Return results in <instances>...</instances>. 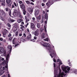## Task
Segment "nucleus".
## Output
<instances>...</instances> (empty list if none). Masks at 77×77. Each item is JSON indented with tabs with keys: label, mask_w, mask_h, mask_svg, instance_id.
I'll list each match as a JSON object with an SVG mask.
<instances>
[{
	"label": "nucleus",
	"mask_w": 77,
	"mask_h": 77,
	"mask_svg": "<svg viewBox=\"0 0 77 77\" xmlns=\"http://www.w3.org/2000/svg\"><path fill=\"white\" fill-rule=\"evenodd\" d=\"M32 20L33 21H35V17H33Z\"/></svg>",
	"instance_id": "56"
},
{
	"label": "nucleus",
	"mask_w": 77,
	"mask_h": 77,
	"mask_svg": "<svg viewBox=\"0 0 77 77\" xmlns=\"http://www.w3.org/2000/svg\"><path fill=\"white\" fill-rule=\"evenodd\" d=\"M19 16L20 18H23V17L22 16V15H21V14H19Z\"/></svg>",
	"instance_id": "41"
},
{
	"label": "nucleus",
	"mask_w": 77,
	"mask_h": 77,
	"mask_svg": "<svg viewBox=\"0 0 77 77\" xmlns=\"http://www.w3.org/2000/svg\"><path fill=\"white\" fill-rule=\"evenodd\" d=\"M46 11L47 12H49V10H48L46 9Z\"/></svg>",
	"instance_id": "53"
},
{
	"label": "nucleus",
	"mask_w": 77,
	"mask_h": 77,
	"mask_svg": "<svg viewBox=\"0 0 77 77\" xmlns=\"http://www.w3.org/2000/svg\"><path fill=\"white\" fill-rule=\"evenodd\" d=\"M53 61L54 62H56V60L54 58H53Z\"/></svg>",
	"instance_id": "54"
},
{
	"label": "nucleus",
	"mask_w": 77,
	"mask_h": 77,
	"mask_svg": "<svg viewBox=\"0 0 77 77\" xmlns=\"http://www.w3.org/2000/svg\"><path fill=\"white\" fill-rule=\"evenodd\" d=\"M68 61L69 62V66H72L71 64V63H70V60H68Z\"/></svg>",
	"instance_id": "35"
},
{
	"label": "nucleus",
	"mask_w": 77,
	"mask_h": 77,
	"mask_svg": "<svg viewBox=\"0 0 77 77\" xmlns=\"http://www.w3.org/2000/svg\"><path fill=\"white\" fill-rule=\"evenodd\" d=\"M6 2L8 4V6L11 7L12 5V1L11 0H6Z\"/></svg>",
	"instance_id": "11"
},
{
	"label": "nucleus",
	"mask_w": 77,
	"mask_h": 77,
	"mask_svg": "<svg viewBox=\"0 0 77 77\" xmlns=\"http://www.w3.org/2000/svg\"><path fill=\"white\" fill-rule=\"evenodd\" d=\"M7 48L8 49L10 50V51H8V53H9V54H11L12 48V46H11V45H8L7 46Z\"/></svg>",
	"instance_id": "12"
},
{
	"label": "nucleus",
	"mask_w": 77,
	"mask_h": 77,
	"mask_svg": "<svg viewBox=\"0 0 77 77\" xmlns=\"http://www.w3.org/2000/svg\"><path fill=\"white\" fill-rule=\"evenodd\" d=\"M8 27H11V25H10V24L9 23H8Z\"/></svg>",
	"instance_id": "47"
},
{
	"label": "nucleus",
	"mask_w": 77,
	"mask_h": 77,
	"mask_svg": "<svg viewBox=\"0 0 77 77\" xmlns=\"http://www.w3.org/2000/svg\"><path fill=\"white\" fill-rule=\"evenodd\" d=\"M20 6L22 10H23V14L24 15H26V10H25V5H24L23 4H22V5H20Z\"/></svg>",
	"instance_id": "6"
},
{
	"label": "nucleus",
	"mask_w": 77,
	"mask_h": 77,
	"mask_svg": "<svg viewBox=\"0 0 77 77\" xmlns=\"http://www.w3.org/2000/svg\"><path fill=\"white\" fill-rule=\"evenodd\" d=\"M19 3L20 4H21V3H22V1H20L19 2Z\"/></svg>",
	"instance_id": "61"
},
{
	"label": "nucleus",
	"mask_w": 77,
	"mask_h": 77,
	"mask_svg": "<svg viewBox=\"0 0 77 77\" xmlns=\"http://www.w3.org/2000/svg\"><path fill=\"white\" fill-rule=\"evenodd\" d=\"M54 77H66L67 75L65 74L64 72H61L60 69L59 68L57 70H56L55 69L56 66V63H54Z\"/></svg>",
	"instance_id": "2"
},
{
	"label": "nucleus",
	"mask_w": 77,
	"mask_h": 77,
	"mask_svg": "<svg viewBox=\"0 0 77 77\" xmlns=\"http://www.w3.org/2000/svg\"><path fill=\"white\" fill-rule=\"evenodd\" d=\"M39 10H36L35 13V16H37V15H38V14H39Z\"/></svg>",
	"instance_id": "19"
},
{
	"label": "nucleus",
	"mask_w": 77,
	"mask_h": 77,
	"mask_svg": "<svg viewBox=\"0 0 77 77\" xmlns=\"http://www.w3.org/2000/svg\"><path fill=\"white\" fill-rule=\"evenodd\" d=\"M29 12H33V10L31 8H29Z\"/></svg>",
	"instance_id": "36"
},
{
	"label": "nucleus",
	"mask_w": 77,
	"mask_h": 77,
	"mask_svg": "<svg viewBox=\"0 0 77 77\" xmlns=\"http://www.w3.org/2000/svg\"><path fill=\"white\" fill-rule=\"evenodd\" d=\"M12 36V35H11V33H9V35H8V37H11Z\"/></svg>",
	"instance_id": "48"
},
{
	"label": "nucleus",
	"mask_w": 77,
	"mask_h": 77,
	"mask_svg": "<svg viewBox=\"0 0 77 77\" xmlns=\"http://www.w3.org/2000/svg\"><path fill=\"white\" fill-rule=\"evenodd\" d=\"M20 29H21V30L23 31L24 30V29L23 28V27H21L20 28Z\"/></svg>",
	"instance_id": "49"
},
{
	"label": "nucleus",
	"mask_w": 77,
	"mask_h": 77,
	"mask_svg": "<svg viewBox=\"0 0 77 77\" xmlns=\"http://www.w3.org/2000/svg\"><path fill=\"white\" fill-rule=\"evenodd\" d=\"M45 31L47 33V25H45L44 26Z\"/></svg>",
	"instance_id": "26"
},
{
	"label": "nucleus",
	"mask_w": 77,
	"mask_h": 77,
	"mask_svg": "<svg viewBox=\"0 0 77 77\" xmlns=\"http://www.w3.org/2000/svg\"><path fill=\"white\" fill-rule=\"evenodd\" d=\"M18 45V44H17V45H15V46H14V47H17V46Z\"/></svg>",
	"instance_id": "63"
},
{
	"label": "nucleus",
	"mask_w": 77,
	"mask_h": 77,
	"mask_svg": "<svg viewBox=\"0 0 77 77\" xmlns=\"http://www.w3.org/2000/svg\"><path fill=\"white\" fill-rule=\"evenodd\" d=\"M22 35H23V34L22 32L21 33H19V36H22Z\"/></svg>",
	"instance_id": "42"
},
{
	"label": "nucleus",
	"mask_w": 77,
	"mask_h": 77,
	"mask_svg": "<svg viewBox=\"0 0 77 77\" xmlns=\"http://www.w3.org/2000/svg\"><path fill=\"white\" fill-rule=\"evenodd\" d=\"M38 42H39L40 43H41V44H42L43 47H47V49L49 50V52L51 53L50 56H51L52 58L53 57L54 55H56V51L55 50V48H54V46L53 45H51L52 48H53V49L51 50V47H50V45L49 44L45 43L41 41H38Z\"/></svg>",
	"instance_id": "1"
},
{
	"label": "nucleus",
	"mask_w": 77,
	"mask_h": 77,
	"mask_svg": "<svg viewBox=\"0 0 77 77\" xmlns=\"http://www.w3.org/2000/svg\"><path fill=\"white\" fill-rule=\"evenodd\" d=\"M9 39H10V40H12V37H10L9 38Z\"/></svg>",
	"instance_id": "62"
},
{
	"label": "nucleus",
	"mask_w": 77,
	"mask_h": 77,
	"mask_svg": "<svg viewBox=\"0 0 77 77\" xmlns=\"http://www.w3.org/2000/svg\"><path fill=\"white\" fill-rule=\"evenodd\" d=\"M41 38H45V34L44 33H43L41 35Z\"/></svg>",
	"instance_id": "21"
},
{
	"label": "nucleus",
	"mask_w": 77,
	"mask_h": 77,
	"mask_svg": "<svg viewBox=\"0 0 77 77\" xmlns=\"http://www.w3.org/2000/svg\"><path fill=\"white\" fill-rule=\"evenodd\" d=\"M5 72L3 70H0V76L3 75L4 74Z\"/></svg>",
	"instance_id": "20"
},
{
	"label": "nucleus",
	"mask_w": 77,
	"mask_h": 77,
	"mask_svg": "<svg viewBox=\"0 0 77 77\" xmlns=\"http://www.w3.org/2000/svg\"><path fill=\"white\" fill-rule=\"evenodd\" d=\"M0 52L1 53H3L4 52V49L2 47H0Z\"/></svg>",
	"instance_id": "17"
},
{
	"label": "nucleus",
	"mask_w": 77,
	"mask_h": 77,
	"mask_svg": "<svg viewBox=\"0 0 77 77\" xmlns=\"http://www.w3.org/2000/svg\"><path fill=\"white\" fill-rule=\"evenodd\" d=\"M37 27L38 28H39V27H40V24H39V23H37Z\"/></svg>",
	"instance_id": "32"
},
{
	"label": "nucleus",
	"mask_w": 77,
	"mask_h": 77,
	"mask_svg": "<svg viewBox=\"0 0 77 77\" xmlns=\"http://www.w3.org/2000/svg\"><path fill=\"white\" fill-rule=\"evenodd\" d=\"M20 39L21 40V41H22L23 42H25L26 41V40L24 39L21 38H20Z\"/></svg>",
	"instance_id": "28"
},
{
	"label": "nucleus",
	"mask_w": 77,
	"mask_h": 77,
	"mask_svg": "<svg viewBox=\"0 0 77 77\" xmlns=\"http://www.w3.org/2000/svg\"><path fill=\"white\" fill-rule=\"evenodd\" d=\"M1 4L2 6H5V3L2 2Z\"/></svg>",
	"instance_id": "40"
},
{
	"label": "nucleus",
	"mask_w": 77,
	"mask_h": 77,
	"mask_svg": "<svg viewBox=\"0 0 77 77\" xmlns=\"http://www.w3.org/2000/svg\"><path fill=\"white\" fill-rule=\"evenodd\" d=\"M2 64L0 63V69H2Z\"/></svg>",
	"instance_id": "43"
},
{
	"label": "nucleus",
	"mask_w": 77,
	"mask_h": 77,
	"mask_svg": "<svg viewBox=\"0 0 77 77\" xmlns=\"http://www.w3.org/2000/svg\"><path fill=\"white\" fill-rule=\"evenodd\" d=\"M39 35V31L36 30L35 31L34 35L36 36H38V35Z\"/></svg>",
	"instance_id": "14"
},
{
	"label": "nucleus",
	"mask_w": 77,
	"mask_h": 77,
	"mask_svg": "<svg viewBox=\"0 0 77 77\" xmlns=\"http://www.w3.org/2000/svg\"><path fill=\"white\" fill-rule=\"evenodd\" d=\"M7 74H8V75H7L8 77H11V76L9 74V73L8 72Z\"/></svg>",
	"instance_id": "39"
},
{
	"label": "nucleus",
	"mask_w": 77,
	"mask_h": 77,
	"mask_svg": "<svg viewBox=\"0 0 77 77\" xmlns=\"http://www.w3.org/2000/svg\"><path fill=\"white\" fill-rule=\"evenodd\" d=\"M3 42H5L6 40L5 39H4L3 40Z\"/></svg>",
	"instance_id": "64"
},
{
	"label": "nucleus",
	"mask_w": 77,
	"mask_h": 77,
	"mask_svg": "<svg viewBox=\"0 0 77 77\" xmlns=\"http://www.w3.org/2000/svg\"><path fill=\"white\" fill-rule=\"evenodd\" d=\"M12 8H15V6H14V4H13L12 5Z\"/></svg>",
	"instance_id": "52"
},
{
	"label": "nucleus",
	"mask_w": 77,
	"mask_h": 77,
	"mask_svg": "<svg viewBox=\"0 0 77 77\" xmlns=\"http://www.w3.org/2000/svg\"><path fill=\"white\" fill-rule=\"evenodd\" d=\"M57 62H59V65H62V63L61 60H60L59 59H58L57 60Z\"/></svg>",
	"instance_id": "22"
},
{
	"label": "nucleus",
	"mask_w": 77,
	"mask_h": 77,
	"mask_svg": "<svg viewBox=\"0 0 77 77\" xmlns=\"http://www.w3.org/2000/svg\"><path fill=\"white\" fill-rule=\"evenodd\" d=\"M11 10L10 11H9V15L10 17H11Z\"/></svg>",
	"instance_id": "45"
},
{
	"label": "nucleus",
	"mask_w": 77,
	"mask_h": 77,
	"mask_svg": "<svg viewBox=\"0 0 77 77\" xmlns=\"http://www.w3.org/2000/svg\"><path fill=\"white\" fill-rule=\"evenodd\" d=\"M14 5L15 7H17V4H16V3H15V2H14Z\"/></svg>",
	"instance_id": "44"
},
{
	"label": "nucleus",
	"mask_w": 77,
	"mask_h": 77,
	"mask_svg": "<svg viewBox=\"0 0 77 77\" xmlns=\"http://www.w3.org/2000/svg\"><path fill=\"white\" fill-rule=\"evenodd\" d=\"M17 12H18V11H17V10L16 9H14V12L13 13V15L14 16V17H16L17 16Z\"/></svg>",
	"instance_id": "15"
},
{
	"label": "nucleus",
	"mask_w": 77,
	"mask_h": 77,
	"mask_svg": "<svg viewBox=\"0 0 77 77\" xmlns=\"http://www.w3.org/2000/svg\"><path fill=\"white\" fill-rule=\"evenodd\" d=\"M60 0H48L47 3H46V5L48 8H50V6L54 3V2H59L60 1Z\"/></svg>",
	"instance_id": "3"
},
{
	"label": "nucleus",
	"mask_w": 77,
	"mask_h": 77,
	"mask_svg": "<svg viewBox=\"0 0 77 77\" xmlns=\"http://www.w3.org/2000/svg\"><path fill=\"white\" fill-rule=\"evenodd\" d=\"M27 38L28 39L29 41H33L34 40V39H32V35H31V34H29Z\"/></svg>",
	"instance_id": "9"
},
{
	"label": "nucleus",
	"mask_w": 77,
	"mask_h": 77,
	"mask_svg": "<svg viewBox=\"0 0 77 77\" xmlns=\"http://www.w3.org/2000/svg\"><path fill=\"white\" fill-rule=\"evenodd\" d=\"M14 25V29L13 30V32H15L16 31H17V29H18V24L15 23Z\"/></svg>",
	"instance_id": "8"
},
{
	"label": "nucleus",
	"mask_w": 77,
	"mask_h": 77,
	"mask_svg": "<svg viewBox=\"0 0 77 77\" xmlns=\"http://www.w3.org/2000/svg\"><path fill=\"white\" fill-rule=\"evenodd\" d=\"M6 60H4L2 63L3 65H6Z\"/></svg>",
	"instance_id": "29"
},
{
	"label": "nucleus",
	"mask_w": 77,
	"mask_h": 77,
	"mask_svg": "<svg viewBox=\"0 0 77 77\" xmlns=\"http://www.w3.org/2000/svg\"><path fill=\"white\" fill-rule=\"evenodd\" d=\"M45 5V4H44V3H42V6L44 7Z\"/></svg>",
	"instance_id": "51"
},
{
	"label": "nucleus",
	"mask_w": 77,
	"mask_h": 77,
	"mask_svg": "<svg viewBox=\"0 0 77 77\" xmlns=\"http://www.w3.org/2000/svg\"><path fill=\"white\" fill-rule=\"evenodd\" d=\"M15 38H14L13 40V44H15Z\"/></svg>",
	"instance_id": "31"
},
{
	"label": "nucleus",
	"mask_w": 77,
	"mask_h": 77,
	"mask_svg": "<svg viewBox=\"0 0 77 77\" xmlns=\"http://www.w3.org/2000/svg\"><path fill=\"white\" fill-rule=\"evenodd\" d=\"M15 35L16 36H18V31H17L16 32V33H15Z\"/></svg>",
	"instance_id": "38"
},
{
	"label": "nucleus",
	"mask_w": 77,
	"mask_h": 77,
	"mask_svg": "<svg viewBox=\"0 0 77 77\" xmlns=\"http://www.w3.org/2000/svg\"><path fill=\"white\" fill-rule=\"evenodd\" d=\"M34 39H35V40L37 39V37H36V36H35L34 37Z\"/></svg>",
	"instance_id": "46"
},
{
	"label": "nucleus",
	"mask_w": 77,
	"mask_h": 77,
	"mask_svg": "<svg viewBox=\"0 0 77 77\" xmlns=\"http://www.w3.org/2000/svg\"><path fill=\"white\" fill-rule=\"evenodd\" d=\"M49 40V39L48 38H46V39H44V41H47V42H48V40Z\"/></svg>",
	"instance_id": "30"
},
{
	"label": "nucleus",
	"mask_w": 77,
	"mask_h": 77,
	"mask_svg": "<svg viewBox=\"0 0 77 77\" xmlns=\"http://www.w3.org/2000/svg\"><path fill=\"white\" fill-rule=\"evenodd\" d=\"M31 5H34V4L33 2H31L30 3Z\"/></svg>",
	"instance_id": "57"
},
{
	"label": "nucleus",
	"mask_w": 77,
	"mask_h": 77,
	"mask_svg": "<svg viewBox=\"0 0 77 77\" xmlns=\"http://www.w3.org/2000/svg\"><path fill=\"white\" fill-rule=\"evenodd\" d=\"M20 26L23 28H24V26L23 25H20Z\"/></svg>",
	"instance_id": "50"
},
{
	"label": "nucleus",
	"mask_w": 77,
	"mask_h": 77,
	"mask_svg": "<svg viewBox=\"0 0 77 77\" xmlns=\"http://www.w3.org/2000/svg\"><path fill=\"white\" fill-rule=\"evenodd\" d=\"M0 41H3V38H0Z\"/></svg>",
	"instance_id": "55"
},
{
	"label": "nucleus",
	"mask_w": 77,
	"mask_h": 77,
	"mask_svg": "<svg viewBox=\"0 0 77 77\" xmlns=\"http://www.w3.org/2000/svg\"><path fill=\"white\" fill-rule=\"evenodd\" d=\"M1 77H6V76L5 75H4Z\"/></svg>",
	"instance_id": "60"
},
{
	"label": "nucleus",
	"mask_w": 77,
	"mask_h": 77,
	"mask_svg": "<svg viewBox=\"0 0 77 77\" xmlns=\"http://www.w3.org/2000/svg\"><path fill=\"white\" fill-rule=\"evenodd\" d=\"M31 28L33 30H36L35 25L33 23H31Z\"/></svg>",
	"instance_id": "10"
},
{
	"label": "nucleus",
	"mask_w": 77,
	"mask_h": 77,
	"mask_svg": "<svg viewBox=\"0 0 77 77\" xmlns=\"http://www.w3.org/2000/svg\"><path fill=\"white\" fill-rule=\"evenodd\" d=\"M3 69H4V70H5V69L6 70H8V64H7L5 67L4 66L3 67Z\"/></svg>",
	"instance_id": "18"
},
{
	"label": "nucleus",
	"mask_w": 77,
	"mask_h": 77,
	"mask_svg": "<svg viewBox=\"0 0 77 77\" xmlns=\"http://www.w3.org/2000/svg\"><path fill=\"white\" fill-rule=\"evenodd\" d=\"M37 18L38 19V20H41V15H39V16L37 17Z\"/></svg>",
	"instance_id": "33"
},
{
	"label": "nucleus",
	"mask_w": 77,
	"mask_h": 77,
	"mask_svg": "<svg viewBox=\"0 0 77 77\" xmlns=\"http://www.w3.org/2000/svg\"><path fill=\"white\" fill-rule=\"evenodd\" d=\"M73 71V72L75 73V74H77V70L75 69H73L72 70Z\"/></svg>",
	"instance_id": "23"
},
{
	"label": "nucleus",
	"mask_w": 77,
	"mask_h": 77,
	"mask_svg": "<svg viewBox=\"0 0 77 77\" xmlns=\"http://www.w3.org/2000/svg\"><path fill=\"white\" fill-rule=\"evenodd\" d=\"M45 19H46L47 20H45V23L46 24H47V20H48V15H47V13H46L45 14Z\"/></svg>",
	"instance_id": "16"
},
{
	"label": "nucleus",
	"mask_w": 77,
	"mask_h": 77,
	"mask_svg": "<svg viewBox=\"0 0 77 77\" xmlns=\"http://www.w3.org/2000/svg\"><path fill=\"white\" fill-rule=\"evenodd\" d=\"M2 60L3 61L4 60H5V59L3 58H2Z\"/></svg>",
	"instance_id": "58"
},
{
	"label": "nucleus",
	"mask_w": 77,
	"mask_h": 77,
	"mask_svg": "<svg viewBox=\"0 0 77 77\" xmlns=\"http://www.w3.org/2000/svg\"><path fill=\"white\" fill-rule=\"evenodd\" d=\"M2 2L3 3H5V0H2Z\"/></svg>",
	"instance_id": "59"
},
{
	"label": "nucleus",
	"mask_w": 77,
	"mask_h": 77,
	"mask_svg": "<svg viewBox=\"0 0 77 77\" xmlns=\"http://www.w3.org/2000/svg\"><path fill=\"white\" fill-rule=\"evenodd\" d=\"M22 21H23V20H22V19H18L17 20V22L19 23H21V22Z\"/></svg>",
	"instance_id": "27"
},
{
	"label": "nucleus",
	"mask_w": 77,
	"mask_h": 77,
	"mask_svg": "<svg viewBox=\"0 0 77 77\" xmlns=\"http://www.w3.org/2000/svg\"><path fill=\"white\" fill-rule=\"evenodd\" d=\"M68 66H65L62 65L61 66V68L63 71H64L65 73H68L69 72V71L70 70V67H68Z\"/></svg>",
	"instance_id": "4"
},
{
	"label": "nucleus",
	"mask_w": 77,
	"mask_h": 77,
	"mask_svg": "<svg viewBox=\"0 0 77 77\" xmlns=\"http://www.w3.org/2000/svg\"><path fill=\"white\" fill-rule=\"evenodd\" d=\"M9 22H10V23H12V22H14V21H15V20H13L11 19L10 18H9Z\"/></svg>",
	"instance_id": "25"
},
{
	"label": "nucleus",
	"mask_w": 77,
	"mask_h": 77,
	"mask_svg": "<svg viewBox=\"0 0 77 77\" xmlns=\"http://www.w3.org/2000/svg\"><path fill=\"white\" fill-rule=\"evenodd\" d=\"M9 57H10V56H9V54H8L7 55V56L6 57V60L7 63H8V62H9Z\"/></svg>",
	"instance_id": "13"
},
{
	"label": "nucleus",
	"mask_w": 77,
	"mask_h": 77,
	"mask_svg": "<svg viewBox=\"0 0 77 77\" xmlns=\"http://www.w3.org/2000/svg\"><path fill=\"white\" fill-rule=\"evenodd\" d=\"M4 17H5V12L1 10L0 13V19L3 21H5Z\"/></svg>",
	"instance_id": "5"
},
{
	"label": "nucleus",
	"mask_w": 77,
	"mask_h": 77,
	"mask_svg": "<svg viewBox=\"0 0 77 77\" xmlns=\"http://www.w3.org/2000/svg\"><path fill=\"white\" fill-rule=\"evenodd\" d=\"M8 33V31L5 29H4V32H3V36L4 38H5V37H6V35L7 33Z\"/></svg>",
	"instance_id": "7"
},
{
	"label": "nucleus",
	"mask_w": 77,
	"mask_h": 77,
	"mask_svg": "<svg viewBox=\"0 0 77 77\" xmlns=\"http://www.w3.org/2000/svg\"><path fill=\"white\" fill-rule=\"evenodd\" d=\"M5 10L7 12H11V9L8 8H5Z\"/></svg>",
	"instance_id": "24"
},
{
	"label": "nucleus",
	"mask_w": 77,
	"mask_h": 77,
	"mask_svg": "<svg viewBox=\"0 0 77 77\" xmlns=\"http://www.w3.org/2000/svg\"><path fill=\"white\" fill-rule=\"evenodd\" d=\"M26 3L27 4H28V5H29V4H30V2L28 1H25Z\"/></svg>",
	"instance_id": "34"
},
{
	"label": "nucleus",
	"mask_w": 77,
	"mask_h": 77,
	"mask_svg": "<svg viewBox=\"0 0 77 77\" xmlns=\"http://www.w3.org/2000/svg\"><path fill=\"white\" fill-rule=\"evenodd\" d=\"M23 36H24V37H26V34L23 33Z\"/></svg>",
	"instance_id": "37"
}]
</instances>
